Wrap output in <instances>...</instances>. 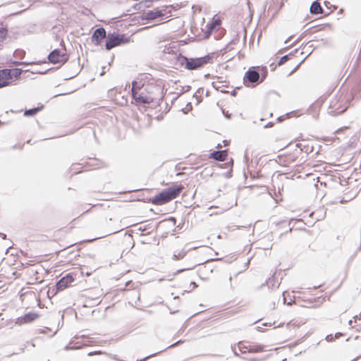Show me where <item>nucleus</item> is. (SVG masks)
Listing matches in <instances>:
<instances>
[{
  "mask_svg": "<svg viewBox=\"0 0 361 361\" xmlns=\"http://www.w3.org/2000/svg\"><path fill=\"white\" fill-rule=\"evenodd\" d=\"M356 196H357V193L356 192H355L353 194H351L350 195H347L346 197H343V199H341L340 200V202L341 204H344V203H345V202H347L354 199Z\"/></svg>",
  "mask_w": 361,
  "mask_h": 361,
  "instance_id": "22",
  "label": "nucleus"
},
{
  "mask_svg": "<svg viewBox=\"0 0 361 361\" xmlns=\"http://www.w3.org/2000/svg\"><path fill=\"white\" fill-rule=\"evenodd\" d=\"M275 160L280 165H286L287 163L294 162V161L295 159H280L279 160H277V159H275Z\"/></svg>",
  "mask_w": 361,
  "mask_h": 361,
  "instance_id": "25",
  "label": "nucleus"
},
{
  "mask_svg": "<svg viewBox=\"0 0 361 361\" xmlns=\"http://www.w3.org/2000/svg\"><path fill=\"white\" fill-rule=\"evenodd\" d=\"M106 37V31L103 27L97 28L94 30L92 39L95 44H99L101 41Z\"/></svg>",
  "mask_w": 361,
  "mask_h": 361,
  "instance_id": "14",
  "label": "nucleus"
},
{
  "mask_svg": "<svg viewBox=\"0 0 361 361\" xmlns=\"http://www.w3.org/2000/svg\"><path fill=\"white\" fill-rule=\"evenodd\" d=\"M191 285L193 286V288H197V284L195 283V282H191Z\"/></svg>",
  "mask_w": 361,
  "mask_h": 361,
  "instance_id": "36",
  "label": "nucleus"
},
{
  "mask_svg": "<svg viewBox=\"0 0 361 361\" xmlns=\"http://www.w3.org/2000/svg\"><path fill=\"white\" fill-rule=\"evenodd\" d=\"M142 16L143 19L153 20L157 23L161 22V20H160V17H161V13L157 8L154 10L148 11L143 13Z\"/></svg>",
  "mask_w": 361,
  "mask_h": 361,
  "instance_id": "10",
  "label": "nucleus"
},
{
  "mask_svg": "<svg viewBox=\"0 0 361 361\" xmlns=\"http://www.w3.org/2000/svg\"><path fill=\"white\" fill-rule=\"evenodd\" d=\"M178 298H179V297H178V296H176V297H174V300H176V299H178Z\"/></svg>",
  "mask_w": 361,
  "mask_h": 361,
  "instance_id": "44",
  "label": "nucleus"
},
{
  "mask_svg": "<svg viewBox=\"0 0 361 361\" xmlns=\"http://www.w3.org/2000/svg\"><path fill=\"white\" fill-rule=\"evenodd\" d=\"M180 343H182V341H178L174 343L173 344L169 345L168 348L175 347V346H176Z\"/></svg>",
  "mask_w": 361,
  "mask_h": 361,
  "instance_id": "33",
  "label": "nucleus"
},
{
  "mask_svg": "<svg viewBox=\"0 0 361 361\" xmlns=\"http://www.w3.org/2000/svg\"><path fill=\"white\" fill-rule=\"evenodd\" d=\"M238 345H239V349H240V350L243 353H245V352H246V350H247V349L246 348V347H247V346H246V345H243V346H242V345H241V343H240V342H239V343H238Z\"/></svg>",
  "mask_w": 361,
  "mask_h": 361,
  "instance_id": "28",
  "label": "nucleus"
},
{
  "mask_svg": "<svg viewBox=\"0 0 361 361\" xmlns=\"http://www.w3.org/2000/svg\"><path fill=\"white\" fill-rule=\"evenodd\" d=\"M137 231L141 232H146V234H149L151 231H152V226L149 224H145V225H140L137 228Z\"/></svg>",
  "mask_w": 361,
  "mask_h": 361,
  "instance_id": "19",
  "label": "nucleus"
},
{
  "mask_svg": "<svg viewBox=\"0 0 361 361\" xmlns=\"http://www.w3.org/2000/svg\"><path fill=\"white\" fill-rule=\"evenodd\" d=\"M0 236H1L3 239H6V234H4V233H0Z\"/></svg>",
  "mask_w": 361,
  "mask_h": 361,
  "instance_id": "35",
  "label": "nucleus"
},
{
  "mask_svg": "<svg viewBox=\"0 0 361 361\" xmlns=\"http://www.w3.org/2000/svg\"><path fill=\"white\" fill-rule=\"evenodd\" d=\"M310 13L312 14H319V13H323L324 11L321 6V4L317 1H314L312 4L310 6Z\"/></svg>",
  "mask_w": 361,
  "mask_h": 361,
  "instance_id": "16",
  "label": "nucleus"
},
{
  "mask_svg": "<svg viewBox=\"0 0 361 361\" xmlns=\"http://www.w3.org/2000/svg\"><path fill=\"white\" fill-rule=\"evenodd\" d=\"M183 188V186L180 184H174L167 188H165L164 190L168 194V196L170 198V200H172L176 198L180 195Z\"/></svg>",
  "mask_w": 361,
  "mask_h": 361,
  "instance_id": "9",
  "label": "nucleus"
},
{
  "mask_svg": "<svg viewBox=\"0 0 361 361\" xmlns=\"http://www.w3.org/2000/svg\"><path fill=\"white\" fill-rule=\"evenodd\" d=\"M227 150L214 151L210 154L209 158H226Z\"/></svg>",
  "mask_w": 361,
  "mask_h": 361,
  "instance_id": "18",
  "label": "nucleus"
},
{
  "mask_svg": "<svg viewBox=\"0 0 361 361\" xmlns=\"http://www.w3.org/2000/svg\"><path fill=\"white\" fill-rule=\"evenodd\" d=\"M66 348V350L72 349V348H71V347H69V346H68V345H67V346H66V348Z\"/></svg>",
  "mask_w": 361,
  "mask_h": 361,
  "instance_id": "40",
  "label": "nucleus"
},
{
  "mask_svg": "<svg viewBox=\"0 0 361 361\" xmlns=\"http://www.w3.org/2000/svg\"><path fill=\"white\" fill-rule=\"evenodd\" d=\"M245 160H246V164L247 165V167L249 168V167H250V165H249V164H248V161H249V159H246Z\"/></svg>",
  "mask_w": 361,
  "mask_h": 361,
  "instance_id": "39",
  "label": "nucleus"
},
{
  "mask_svg": "<svg viewBox=\"0 0 361 361\" xmlns=\"http://www.w3.org/2000/svg\"><path fill=\"white\" fill-rule=\"evenodd\" d=\"M131 283V281H128V282L126 283V286H128V284H129V283Z\"/></svg>",
  "mask_w": 361,
  "mask_h": 361,
  "instance_id": "43",
  "label": "nucleus"
},
{
  "mask_svg": "<svg viewBox=\"0 0 361 361\" xmlns=\"http://www.w3.org/2000/svg\"><path fill=\"white\" fill-rule=\"evenodd\" d=\"M39 111V108L31 109H29V110H26L25 111V113H24V115L25 116H33L35 114H37Z\"/></svg>",
  "mask_w": 361,
  "mask_h": 361,
  "instance_id": "21",
  "label": "nucleus"
},
{
  "mask_svg": "<svg viewBox=\"0 0 361 361\" xmlns=\"http://www.w3.org/2000/svg\"><path fill=\"white\" fill-rule=\"evenodd\" d=\"M326 341H331L333 340V336L331 334L327 335L326 337Z\"/></svg>",
  "mask_w": 361,
  "mask_h": 361,
  "instance_id": "32",
  "label": "nucleus"
},
{
  "mask_svg": "<svg viewBox=\"0 0 361 361\" xmlns=\"http://www.w3.org/2000/svg\"><path fill=\"white\" fill-rule=\"evenodd\" d=\"M176 65L179 64L180 66H185V68L188 70H196L204 65L209 63L211 58L209 56H205L204 57L196 58V59H188L185 56H181L179 54L176 56Z\"/></svg>",
  "mask_w": 361,
  "mask_h": 361,
  "instance_id": "1",
  "label": "nucleus"
},
{
  "mask_svg": "<svg viewBox=\"0 0 361 361\" xmlns=\"http://www.w3.org/2000/svg\"><path fill=\"white\" fill-rule=\"evenodd\" d=\"M191 269V268H186V269H178V270H177V271L174 273V275H177V274H180V273L183 272V271H185V270H189V269Z\"/></svg>",
  "mask_w": 361,
  "mask_h": 361,
  "instance_id": "30",
  "label": "nucleus"
},
{
  "mask_svg": "<svg viewBox=\"0 0 361 361\" xmlns=\"http://www.w3.org/2000/svg\"><path fill=\"white\" fill-rule=\"evenodd\" d=\"M283 303L285 304L286 303V298L284 296V292H283Z\"/></svg>",
  "mask_w": 361,
  "mask_h": 361,
  "instance_id": "38",
  "label": "nucleus"
},
{
  "mask_svg": "<svg viewBox=\"0 0 361 361\" xmlns=\"http://www.w3.org/2000/svg\"><path fill=\"white\" fill-rule=\"evenodd\" d=\"M188 251L187 250H182L179 252H178L177 253L175 252L173 255V260H180L181 259H183L187 254Z\"/></svg>",
  "mask_w": 361,
  "mask_h": 361,
  "instance_id": "20",
  "label": "nucleus"
},
{
  "mask_svg": "<svg viewBox=\"0 0 361 361\" xmlns=\"http://www.w3.org/2000/svg\"><path fill=\"white\" fill-rule=\"evenodd\" d=\"M259 79V74L255 70L250 69L247 71L244 76V82H257Z\"/></svg>",
  "mask_w": 361,
  "mask_h": 361,
  "instance_id": "12",
  "label": "nucleus"
},
{
  "mask_svg": "<svg viewBox=\"0 0 361 361\" xmlns=\"http://www.w3.org/2000/svg\"><path fill=\"white\" fill-rule=\"evenodd\" d=\"M171 6H164L161 8H157L161 13V17H160L161 22L167 20V19L171 16L170 13L171 12Z\"/></svg>",
  "mask_w": 361,
  "mask_h": 361,
  "instance_id": "15",
  "label": "nucleus"
},
{
  "mask_svg": "<svg viewBox=\"0 0 361 361\" xmlns=\"http://www.w3.org/2000/svg\"><path fill=\"white\" fill-rule=\"evenodd\" d=\"M83 164H74L71 166V171H73L74 173H80L83 171H89L95 169L99 167V164H87V165H84L82 166H80Z\"/></svg>",
  "mask_w": 361,
  "mask_h": 361,
  "instance_id": "8",
  "label": "nucleus"
},
{
  "mask_svg": "<svg viewBox=\"0 0 361 361\" xmlns=\"http://www.w3.org/2000/svg\"><path fill=\"white\" fill-rule=\"evenodd\" d=\"M39 314L36 312H30L17 319L16 324H23L31 323L39 317Z\"/></svg>",
  "mask_w": 361,
  "mask_h": 361,
  "instance_id": "11",
  "label": "nucleus"
},
{
  "mask_svg": "<svg viewBox=\"0 0 361 361\" xmlns=\"http://www.w3.org/2000/svg\"><path fill=\"white\" fill-rule=\"evenodd\" d=\"M7 35V30L0 27V42H2Z\"/></svg>",
  "mask_w": 361,
  "mask_h": 361,
  "instance_id": "23",
  "label": "nucleus"
},
{
  "mask_svg": "<svg viewBox=\"0 0 361 361\" xmlns=\"http://www.w3.org/2000/svg\"><path fill=\"white\" fill-rule=\"evenodd\" d=\"M128 42L124 35H118L117 33H109L106 37V49L110 50L116 46Z\"/></svg>",
  "mask_w": 361,
  "mask_h": 361,
  "instance_id": "4",
  "label": "nucleus"
},
{
  "mask_svg": "<svg viewBox=\"0 0 361 361\" xmlns=\"http://www.w3.org/2000/svg\"><path fill=\"white\" fill-rule=\"evenodd\" d=\"M142 87V86H140L137 82L136 81H134L133 82V84H132V89H131V91H132V96H133V90L135 91H139L140 89Z\"/></svg>",
  "mask_w": 361,
  "mask_h": 361,
  "instance_id": "24",
  "label": "nucleus"
},
{
  "mask_svg": "<svg viewBox=\"0 0 361 361\" xmlns=\"http://www.w3.org/2000/svg\"><path fill=\"white\" fill-rule=\"evenodd\" d=\"M49 60L53 63H64L68 60L66 53H62L59 49H54L49 55Z\"/></svg>",
  "mask_w": 361,
  "mask_h": 361,
  "instance_id": "5",
  "label": "nucleus"
},
{
  "mask_svg": "<svg viewBox=\"0 0 361 361\" xmlns=\"http://www.w3.org/2000/svg\"><path fill=\"white\" fill-rule=\"evenodd\" d=\"M215 160L221 161L227 160L228 161H226L224 164H219V167L223 168V166H225V168H227L228 169L226 171H225L224 173H223V175L227 178L232 177L233 159H215Z\"/></svg>",
  "mask_w": 361,
  "mask_h": 361,
  "instance_id": "13",
  "label": "nucleus"
},
{
  "mask_svg": "<svg viewBox=\"0 0 361 361\" xmlns=\"http://www.w3.org/2000/svg\"><path fill=\"white\" fill-rule=\"evenodd\" d=\"M92 161H99V159H92Z\"/></svg>",
  "mask_w": 361,
  "mask_h": 361,
  "instance_id": "42",
  "label": "nucleus"
},
{
  "mask_svg": "<svg viewBox=\"0 0 361 361\" xmlns=\"http://www.w3.org/2000/svg\"><path fill=\"white\" fill-rule=\"evenodd\" d=\"M157 354H158V353H153V354H152V355H148V356L145 357V358H143V359H141V360H139V361H145V360H147L148 358H149V357H153V356L157 355Z\"/></svg>",
  "mask_w": 361,
  "mask_h": 361,
  "instance_id": "29",
  "label": "nucleus"
},
{
  "mask_svg": "<svg viewBox=\"0 0 361 361\" xmlns=\"http://www.w3.org/2000/svg\"><path fill=\"white\" fill-rule=\"evenodd\" d=\"M264 346L261 344H252L248 345V347H246L247 349V351L251 353H256V352H260L264 350Z\"/></svg>",
  "mask_w": 361,
  "mask_h": 361,
  "instance_id": "17",
  "label": "nucleus"
},
{
  "mask_svg": "<svg viewBox=\"0 0 361 361\" xmlns=\"http://www.w3.org/2000/svg\"><path fill=\"white\" fill-rule=\"evenodd\" d=\"M352 322H353V321H352V320H350V321L348 322L349 325H350V326H351V325H352Z\"/></svg>",
  "mask_w": 361,
  "mask_h": 361,
  "instance_id": "41",
  "label": "nucleus"
},
{
  "mask_svg": "<svg viewBox=\"0 0 361 361\" xmlns=\"http://www.w3.org/2000/svg\"><path fill=\"white\" fill-rule=\"evenodd\" d=\"M170 201L171 200L164 189L154 196L151 200L152 203L155 205H162Z\"/></svg>",
  "mask_w": 361,
  "mask_h": 361,
  "instance_id": "7",
  "label": "nucleus"
},
{
  "mask_svg": "<svg viewBox=\"0 0 361 361\" xmlns=\"http://www.w3.org/2000/svg\"><path fill=\"white\" fill-rule=\"evenodd\" d=\"M288 60V55H285L283 56H282L280 59V61H279L278 64L279 66H281V65H283V63H285Z\"/></svg>",
  "mask_w": 361,
  "mask_h": 361,
  "instance_id": "27",
  "label": "nucleus"
},
{
  "mask_svg": "<svg viewBox=\"0 0 361 361\" xmlns=\"http://www.w3.org/2000/svg\"><path fill=\"white\" fill-rule=\"evenodd\" d=\"M276 279L274 277H271V278H269L268 280L267 281V286H269V288L270 287V286L271 285V286H274V283H276Z\"/></svg>",
  "mask_w": 361,
  "mask_h": 361,
  "instance_id": "26",
  "label": "nucleus"
},
{
  "mask_svg": "<svg viewBox=\"0 0 361 361\" xmlns=\"http://www.w3.org/2000/svg\"><path fill=\"white\" fill-rule=\"evenodd\" d=\"M149 86L142 85L139 91L133 90V98L136 104H149L154 101V97L149 91Z\"/></svg>",
  "mask_w": 361,
  "mask_h": 361,
  "instance_id": "2",
  "label": "nucleus"
},
{
  "mask_svg": "<svg viewBox=\"0 0 361 361\" xmlns=\"http://www.w3.org/2000/svg\"><path fill=\"white\" fill-rule=\"evenodd\" d=\"M22 71L18 68L0 70V88L8 86L13 78L20 75Z\"/></svg>",
  "mask_w": 361,
  "mask_h": 361,
  "instance_id": "3",
  "label": "nucleus"
},
{
  "mask_svg": "<svg viewBox=\"0 0 361 361\" xmlns=\"http://www.w3.org/2000/svg\"><path fill=\"white\" fill-rule=\"evenodd\" d=\"M231 279H232V277H231V276H230V277H229V281H231Z\"/></svg>",
  "mask_w": 361,
  "mask_h": 361,
  "instance_id": "45",
  "label": "nucleus"
},
{
  "mask_svg": "<svg viewBox=\"0 0 361 361\" xmlns=\"http://www.w3.org/2000/svg\"><path fill=\"white\" fill-rule=\"evenodd\" d=\"M75 280V275L73 273H68L60 279L56 283L57 291L63 290L68 286V285Z\"/></svg>",
  "mask_w": 361,
  "mask_h": 361,
  "instance_id": "6",
  "label": "nucleus"
},
{
  "mask_svg": "<svg viewBox=\"0 0 361 361\" xmlns=\"http://www.w3.org/2000/svg\"><path fill=\"white\" fill-rule=\"evenodd\" d=\"M342 335H343V334H342L341 333H340V332L336 333V334H335V338H340Z\"/></svg>",
  "mask_w": 361,
  "mask_h": 361,
  "instance_id": "34",
  "label": "nucleus"
},
{
  "mask_svg": "<svg viewBox=\"0 0 361 361\" xmlns=\"http://www.w3.org/2000/svg\"><path fill=\"white\" fill-rule=\"evenodd\" d=\"M98 353H101V351H93V352H90L87 355L89 356H91V355H95V354H98Z\"/></svg>",
  "mask_w": 361,
  "mask_h": 361,
  "instance_id": "31",
  "label": "nucleus"
},
{
  "mask_svg": "<svg viewBox=\"0 0 361 361\" xmlns=\"http://www.w3.org/2000/svg\"><path fill=\"white\" fill-rule=\"evenodd\" d=\"M233 353H234V355H235V356L238 357V356H239V354L235 351V349H233Z\"/></svg>",
  "mask_w": 361,
  "mask_h": 361,
  "instance_id": "37",
  "label": "nucleus"
},
{
  "mask_svg": "<svg viewBox=\"0 0 361 361\" xmlns=\"http://www.w3.org/2000/svg\"><path fill=\"white\" fill-rule=\"evenodd\" d=\"M286 359L285 358V359H283L282 361H286Z\"/></svg>",
  "mask_w": 361,
  "mask_h": 361,
  "instance_id": "46",
  "label": "nucleus"
}]
</instances>
